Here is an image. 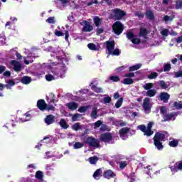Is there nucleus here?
<instances>
[{"label": "nucleus", "mask_w": 182, "mask_h": 182, "mask_svg": "<svg viewBox=\"0 0 182 182\" xmlns=\"http://www.w3.org/2000/svg\"><path fill=\"white\" fill-rule=\"evenodd\" d=\"M48 52H51V56H56V60H58L57 63L58 65H55L56 62L52 63L50 65L46 64H43L42 68L44 69L46 72L48 74L46 75V79L48 82H51V80H55V79H58V77H65V73H66V70L68 68H66V65H68V60L65 58V53L60 48H58L56 49L49 46L46 48Z\"/></svg>", "instance_id": "f257e3e1"}, {"label": "nucleus", "mask_w": 182, "mask_h": 182, "mask_svg": "<svg viewBox=\"0 0 182 182\" xmlns=\"http://www.w3.org/2000/svg\"><path fill=\"white\" fill-rule=\"evenodd\" d=\"M166 137H168V134H167L166 132H157L155 134L154 137V144L157 150H163L164 146H163L162 141H164Z\"/></svg>", "instance_id": "f03ea898"}, {"label": "nucleus", "mask_w": 182, "mask_h": 182, "mask_svg": "<svg viewBox=\"0 0 182 182\" xmlns=\"http://www.w3.org/2000/svg\"><path fill=\"white\" fill-rule=\"evenodd\" d=\"M146 36L147 30H146L145 28H141L139 36H135L132 31H129L127 33V39H129V41H131V42H132V43H134V45H139V43H140V36L146 38Z\"/></svg>", "instance_id": "7ed1b4c3"}, {"label": "nucleus", "mask_w": 182, "mask_h": 182, "mask_svg": "<svg viewBox=\"0 0 182 182\" xmlns=\"http://www.w3.org/2000/svg\"><path fill=\"white\" fill-rule=\"evenodd\" d=\"M81 140L86 144H89L90 147H99V140L92 136H86L85 134H82L81 136Z\"/></svg>", "instance_id": "20e7f679"}, {"label": "nucleus", "mask_w": 182, "mask_h": 182, "mask_svg": "<svg viewBox=\"0 0 182 182\" xmlns=\"http://www.w3.org/2000/svg\"><path fill=\"white\" fill-rule=\"evenodd\" d=\"M33 50H35V48H31V50L25 49L24 53H26V55H31L23 58L24 63L26 65H29V63H33L35 58H38V56H36L35 54H33Z\"/></svg>", "instance_id": "39448f33"}, {"label": "nucleus", "mask_w": 182, "mask_h": 182, "mask_svg": "<svg viewBox=\"0 0 182 182\" xmlns=\"http://www.w3.org/2000/svg\"><path fill=\"white\" fill-rule=\"evenodd\" d=\"M106 45L109 55H113L114 56H119L120 55L119 49L114 50V41H107Z\"/></svg>", "instance_id": "423d86ee"}, {"label": "nucleus", "mask_w": 182, "mask_h": 182, "mask_svg": "<svg viewBox=\"0 0 182 182\" xmlns=\"http://www.w3.org/2000/svg\"><path fill=\"white\" fill-rule=\"evenodd\" d=\"M151 127H153V122H149L147 127H146L144 124L138 126V129L141 130V132H143L144 136H151L154 133V132L151 130Z\"/></svg>", "instance_id": "0eeeda50"}, {"label": "nucleus", "mask_w": 182, "mask_h": 182, "mask_svg": "<svg viewBox=\"0 0 182 182\" xmlns=\"http://www.w3.org/2000/svg\"><path fill=\"white\" fill-rule=\"evenodd\" d=\"M136 134V131H130V129L128 127L122 128L119 130V136L122 140H126L129 136H133Z\"/></svg>", "instance_id": "6e6552de"}, {"label": "nucleus", "mask_w": 182, "mask_h": 182, "mask_svg": "<svg viewBox=\"0 0 182 182\" xmlns=\"http://www.w3.org/2000/svg\"><path fill=\"white\" fill-rule=\"evenodd\" d=\"M153 107V104L151 103V99L149 97H146L144 100L142 107L144 109V113L146 114H149L150 112H151V107Z\"/></svg>", "instance_id": "1a4fd4ad"}, {"label": "nucleus", "mask_w": 182, "mask_h": 182, "mask_svg": "<svg viewBox=\"0 0 182 182\" xmlns=\"http://www.w3.org/2000/svg\"><path fill=\"white\" fill-rule=\"evenodd\" d=\"M10 68L14 69V72H21L22 70V64L21 62L12 60L9 62Z\"/></svg>", "instance_id": "9d476101"}, {"label": "nucleus", "mask_w": 182, "mask_h": 182, "mask_svg": "<svg viewBox=\"0 0 182 182\" xmlns=\"http://www.w3.org/2000/svg\"><path fill=\"white\" fill-rule=\"evenodd\" d=\"M112 29L116 35H120L123 32V24L120 21H117L113 24Z\"/></svg>", "instance_id": "9b49d317"}, {"label": "nucleus", "mask_w": 182, "mask_h": 182, "mask_svg": "<svg viewBox=\"0 0 182 182\" xmlns=\"http://www.w3.org/2000/svg\"><path fill=\"white\" fill-rule=\"evenodd\" d=\"M100 140L105 143L113 144V140L112 139V134L110 133H105L101 134Z\"/></svg>", "instance_id": "f8f14e48"}, {"label": "nucleus", "mask_w": 182, "mask_h": 182, "mask_svg": "<svg viewBox=\"0 0 182 182\" xmlns=\"http://www.w3.org/2000/svg\"><path fill=\"white\" fill-rule=\"evenodd\" d=\"M113 15L115 19L120 20L126 15V13L121 9H115L113 10Z\"/></svg>", "instance_id": "ddd939ff"}, {"label": "nucleus", "mask_w": 182, "mask_h": 182, "mask_svg": "<svg viewBox=\"0 0 182 182\" xmlns=\"http://www.w3.org/2000/svg\"><path fill=\"white\" fill-rule=\"evenodd\" d=\"M70 0H55V4L57 5L58 8L60 9H63L68 6V4H69Z\"/></svg>", "instance_id": "4468645a"}, {"label": "nucleus", "mask_w": 182, "mask_h": 182, "mask_svg": "<svg viewBox=\"0 0 182 182\" xmlns=\"http://www.w3.org/2000/svg\"><path fill=\"white\" fill-rule=\"evenodd\" d=\"M177 116V113L173 112L171 114H166L164 117V120L162 122H167L168 120H176V117Z\"/></svg>", "instance_id": "2eb2a0df"}, {"label": "nucleus", "mask_w": 182, "mask_h": 182, "mask_svg": "<svg viewBox=\"0 0 182 182\" xmlns=\"http://www.w3.org/2000/svg\"><path fill=\"white\" fill-rule=\"evenodd\" d=\"M159 99L161 100V102L167 103L170 99V95H168L167 92H161L159 95Z\"/></svg>", "instance_id": "dca6fc26"}, {"label": "nucleus", "mask_w": 182, "mask_h": 182, "mask_svg": "<svg viewBox=\"0 0 182 182\" xmlns=\"http://www.w3.org/2000/svg\"><path fill=\"white\" fill-rule=\"evenodd\" d=\"M45 123L47 126L55 123V116L50 114L45 118Z\"/></svg>", "instance_id": "f3484780"}, {"label": "nucleus", "mask_w": 182, "mask_h": 182, "mask_svg": "<svg viewBox=\"0 0 182 182\" xmlns=\"http://www.w3.org/2000/svg\"><path fill=\"white\" fill-rule=\"evenodd\" d=\"M90 86L92 90H93V92H95L96 93H103V92H105L103 88L96 86L95 84H93V82H91L90 84Z\"/></svg>", "instance_id": "a211bd4d"}, {"label": "nucleus", "mask_w": 182, "mask_h": 182, "mask_svg": "<svg viewBox=\"0 0 182 182\" xmlns=\"http://www.w3.org/2000/svg\"><path fill=\"white\" fill-rule=\"evenodd\" d=\"M104 177L105 178L108 179L113 178L114 177H116V173L109 169L104 172Z\"/></svg>", "instance_id": "6ab92c4d"}, {"label": "nucleus", "mask_w": 182, "mask_h": 182, "mask_svg": "<svg viewBox=\"0 0 182 182\" xmlns=\"http://www.w3.org/2000/svg\"><path fill=\"white\" fill-rule=\"evenodd\" d=\"M37 107L40 110H46V102L43 100H39L37 102Z\"/></svg>", "instance_id": "aec40b11"}, {"label": "nucleus", "mask_w": 182, "mask_h": 182, "mask_svg": "<svg viewBox=\"0 0 182 182\" xmlns=\"http://www.w3.org/2000/svg\"><path fill=\"white\" fill-rule=\"evenodd\" d=\"M65 106H67V107H68L70 110H76V109L79 107V105H77V103H76L75 102H70L69 103H67Z\"/></svg>", "instance_id": "412c9836"}, {"label": "nucleus", "mask_w": 182, "mask_h": 182, "mask_svg": "<svg viewBox=\"0 0 182 182\" xmlns=\"http://www.w3.org/2000/svg\"><path fill=\"white\" fill-rule=\"evenodd\" d=\"M46 170L48 176H52V173H53L55 170V166L53 164H47L46 166Z\"/></svg>", "instance_id": "4be33fe9"}, {"label": "nucleus", "mask_w": 182, "mask_h": 182, "mask_svg": "<svg viewBox=\"0 0 182 182\" xmlns=\"http://www.w3.org/2000/svg\"><path fill=\"white\" fill-rule=\"evenodd\" d=\"M83 23H85V26L82 28L83 32H91V31H93V26L87 23V21H83Z\"/></svg>", "instance_id": "5701e85b"}, {"label": "nucleus", "mask_w": 182, "mask_h": 182, "mask_svg": "<svg viewBox=\"0 0 182 182\" xmlns=\"http://www.w3.org/2000/svg\"><path fill=\"white\" fill-rule=\"evenodd\" d=\"M58 30H55L54 31V34L55 35V36H63V35H65V31H63V29H65V28L63 27H58Z\"/></svg>", "instance_id": "b1692460"}, {"label": "nucleus", "mask_w": 182, "mask_h": 182, "mask_svg": "<svg viewBox=\"0 0 182 182\" xmlns=\"http://www.w3.org/2000/svg\"><path fill=\"white\" fill-rule=\"evenodd\" d=\"M31 117L32 116L31 115V114H29V112H27L20 119V120L23 122H29Z\"/></svg>", "instance_id": "393cba45"}, {"label": "nucleus", "mask_w": 182, "mask_h": 182, "mask_svg": "<svg viewBox=\"0 0 182 182\" xmlns=\"http://www.w3.org/2000/svg\"><path fill=\"white\" fill-rule=\"evenodd\" d=\"M31 82H32V78L28 76H24L21 79V83H23V85H29Z\"/></svg>", "instance_id": "a878e982"}, {"label": "nucleus", "mask_w": 182, "mask_h": 182, "mask_svg": "<svg viewBox=\"0 0 182 182\" xmlns=\"http://www.w3.org/2000/svg\"><path fill=\"white\" fill-rule=\"evenodd\" d=\"M157 91L156 90H149L146 91L145 95L148 96L149 97H153L156 96Z\"/></svg>", "instance_id": "bb28decb"}, {"label": "nucleus", "mask_w": 182, "mask_h": 182, "mask_svg": "<svg viewBox=\"0 0 182 182\" xmlns=\"http://www.w3.org/2000/svg\"><path fill=\"white\" fill-rule=\"evenodd\" d=\"M93 21H94V23H95V26H97V28H99V26H100V25H102V18H99L98 16L94 17Z\"/></svg>", "instance_id": "cd10ccee"}, {"label": "nucleus", "mask_w": 182, "mask_h": 182, "mask_svg": "<svg viewBox=\"0 0 182 182\" xmlns=\"http://www.w3.org/2000/svg\"><path fill=\"white\" fill-rule=\"evenodd\" d=\"M102 177V169H97L93 174V178L95 180H99Z\"/></svg>", "instance_id": "c85d7f7f"}, {"label": "nucleus", "mask_w": 182, "mask_h": 182, "mask_svg": "<svg viewBox=\"0 0 182 182\" xmlns=\"http://www.w3.org/2000/svg\"><path fill=\"white\" fill-rule=\"evenodd\" d=\"M104 97H105L102 99V102L104 103V105H109V103L112 102V97L107 95H105Z\"/></svg>", "instance_id": "c756f323"}, {"label": "nucleus", "mask_w": 182, "mask_h": 182, "mask_svg": "<svg viewBox=\"0 0 182 182\" xmlns=\"http://www.w3.org/2000/svg\"><path fill=\"white\" fill-rule=\"evenodd\" d=\"M87 48L90 49V50H99V49H100V48L95 43H89Z\"/></svg>", "instance_id": "7c9ffc66"}, {"label": "nucleus", "mask_w": 182, "mask_h": 182, "mask_svg": "<svg viewBox=\"0 0 182 182\" xmlns=\"http://www.w3.org/2000/svg\"><path fill=\"white\" fill-rule=\"evenodd\" d=\"M7 85H5V87L6 89H11L12 86H15V81L12 80H9L6 81Z\"/></svg>", "instance_id": "2f4dec72"}, {"label": "nucleus", "mask_w": 182, "mask_h": 182, "mask_svg": "<svg viewBox=\"0 0 182 182\" xmlns=\"http://www.w3.org/2000/svg\"><path fill=\"white\" fill-rule=\"evenodd\" d=\"M60 126H61V127L63 129H68V127H69V125L68 124V122H66V121L64 119H60V122H59Z\"/></svg>", "instance_id": "473e14b6"}, {"label": "nucleus", "mask_w": 182, "mask_h": 182, "mask_svg": "<svg viewBox=\"0 0 182 182\" xmlns=\"http://www.w3.org/2000/svg\"><path fill=\"white\" fill-rule=\"evenodd\" d=\"M46 22L47 23L55 24L56 23V18H55V16H50L46 20Z\"/></svg>", "instance_id": "72a5a7b5"}, {"label": "nucleus", "mask_w": 182, "mask_h": 182, "mask_svg": "<svg viewBox=\"0 0 182 182\" xmlns=\"http://www.w3.org/2000/svg\"><path fill=\"white\" fill-rule=\"evenodd\" d=\"M141 68V64H136L135 65H132L129 68V72H134V70H138Z\"/></svg>", "instance_id": "f704fd0d"}, {"label": "nucleus", "mask_w": 182, "mask_h": 182, "mask_svg": "<svg viewBox=\"0 0 182 182\" xmlns=\"http://www.w3.org/2000/svg\"><path fill=\"white\" fill-rule=\"evenodd\" d=\"M47 101L48 103H55V95L50 93L49 97H47Z\"/></svg>", "instance_id": "c9c22d12"}, {"label": "nucleus", "mask_w": 182, "mask_h": 182, "mask_svg": "<svg viewBox=\"0 0 182 182\" xmlns=\"http://www.w3.org/2000/svg\"><path fill=\"white\" fill-rule=\"evenodd\" d=\"M146 16L148 19H150V20L154 19V14H153V11H147L146 12Z\"/></svg>", "instance_id": "e433bc0d"}, {"label": "nucleus", "mask_w": 182, "mask_h": 182, "mask_svg": "<svg viewBox=\"0 0 182 182\" xmlns=\"http://www.w3.org/2000/svg\"><path fill=\"white\" fill-rule=\"evenodd\" d=\"M10 53L11 55H16L17 59H22V55L16 51V50H11Z\"/></svg>", "instance_id": "4c0bfd02"}, {"label": "nucleus", "mask_w": 182, "mask_h": 182, "mask_svg": "<svg viewBox=\"0 0 182 182\" xmlns=\"http://www.w3.org/2000/svg\"><path fill=\"white\" fill-rule=\"evenodd\" d=\"M91 117L92 119L97 118V108L96 107L92 108V111L91 112Z\"/></svg>", "instance_id": "58836bf2"}, {"label": "nucleus", "mask_w": 182, "mask_h": 182, "mask_svg": "<svg viewBox=\"0 0 182 182\" xmlns=\"http://www.w3.org/2000/svg\"><path fill=\"white\" fill-rule=\"evenodd\" d=\"M83 146H85V144L82 142H75L73 145V149H75V150L77 149H82Z\"/></svg>", "instance_id": "ea45409f"}, {"label": "nucleus", "mask_w": 182, "mask_h": 182, "mask_svg": "<svg viewBox=\"0 0 182 182\" xmlns=\"http://www.w3.org/2000/svg\"><path fill=\"white\" fill-rule=\"evenodd\" d=\"M89 160L90 164H96V163H97V161H99V158H97V156H92L90 157Z\"/></svg>", "instance_id": "a19ab883"}, {"label": "nucleus", "mask_w": 182, "mask_h": 182, "mask_svg": "<svg viewBox=\"0 0 182 182\" xmlns=\"http://www.w3.org/2000/svg\"><path fill=\"white\" fill-rule=\"evenodd\" d=\"M122 105H123V98H119L115 103V107L119 109V107H122Z\"/></svg>", "instance_id": "79ce46f5"}, {"label": "nucleus", "mask_w": 182, "mask_h": 182, "mask_svg": "<svg viewBox=\"0 0 182 182\" xmlns=\"http://www.w3.org/2000/svg\"><path fill=\"white\" fill-rule=\"evenodd\" d=\"M133 79L132 78H124L123 80L124 85H133Z\"/></svg>", "instance_id": "37998d69"}, {"label": "nucleus", "mask_w": 182, "mask_h": 182, "mask_svg": "<svg viewBox=\"0 0 182 182\" xmlns=\"http://www.w3.org/2000/svg\"><path fill=\"white\" fill-rule=\"evenodd\" d=\"M171 70V65L170 63H166L164 65V72H170Z\"/></svg>", "instance_id": "c03bdc74"}, {"label": "nucleus", "mask_w": 182, "mask_h": 182, "mask_svg": "<svg viewBox=\"0 0 182 182\" xmlns=\"http://www.w3.org/2000/svg\"><path fill=\"white\" fill-rule=\"evenodd\" d=\"M72 129L73 130L77 132V130H80V129H82V127L80 126V124L75 123L73 125Z\"/></svg>", "instance_id": "a18cd8bd"}, {"label": "nucleus", "mask_w": 182, "mask_h": 182, "mask_svg": "<svg viewBox=\"0 0 182 182\" xmlns=\"http://www.w3.org/2000/svg\"><path fill=\"white\" fill-rule=\"evenodd\" d=\"M169 146L171 147H177L178 146V140H172L169 141Z\"/></svg>", "instance_id": "49530a36"}, {"label": "nucleus", "mask_w": 182, "mask_h": 182, "mask_svg": "<svg viewBox=\"0 0 182 182\" xmlns=\"http://www.w3.org/2000/svg\"><path fill=\"white\" fill-rule=\"evenodd\" d=\"M80 117H82V114H75L72 117V120H73V122H77V120H79V119H80Z\"/></svg>", "instance_id": "de8ad7c7"}, {"label": "nucleus", "mask_w": 182, "mask_h": 182, "mask_svg": "<svg viewBox=\"0 0 182 182\" xmlns=\"http://www.w3.org/2000/svg\"><path fill=\"white\" fill-rule=\"evenodd\" d=\"M174 19V17L173 16H165L164 17V21L167 23V22H171Z\"/></svg>", "instance_id": "09e8293b"}, {"label": "nucleus", "mask_w": 182, "mask_h": 182, "mask_svg": "<svg viewBox=\"0 0 182 182\" xmlns=\"http://www.w3.org/2000/svg\"><path fill=\"white\" fill-rule=\"evenodd\" d=\"M159 86H161V87L162 89H167V87H168V85L164 81H159Z\"/></svg>", "instance_id": "8fccbe9b"}, {"label": "nucleus", "mask_w": 182, "mask_h": 182, "mask_svg": "<svg viewBox=\"0 0 182 182\" xmlns=\"http://www.w3.org/2000/svg\"><path fill=\"white\" fill-rule=\"evenodd\" d=\"M173 107L176 109H182V102H175L173 103Z\"/></svg>", "instance_id": "3c124183"}, {"label": "nucleus", "mask_w": 182, "mask_h": 182, "mask_svg": "<svg viewBox=\"0 0 182 182\" xmlns=\"http://www.w3.org/2000/svg\"><path fill=\"white\" fill-rule=\"evenodd\" d=\"M144 89H145V90H151V89L153 87V83H147L145 84L143 86Z\"/></svg>", "instance_id": "603ef678"}, {"label": "nucleus", "mask_w": 182, "mask_h": 182, "mask_svg": "<svg viewBox=\"0 0 182 182\" xmlns=\"http://www.w3.org/2000/svg\"><path fill=\"white\" fill-rule=\"evenodd\" d=\"M152 171L153 170L151 169V166H148L146 168H145V173L148 174V176H151Z\"/></svg>", "instance_id": "864d4df0"}, {"label": "nucleus", "mask_w": 182, "mask_h": 182, "mask_svg": "<svg viewBox=\"0 0 182 182\" xmlns=\"http://www.w3.org/2000/svg\"><path fill=\"white\" fill-rule=\"evenodd\" d=\"M160 112L163 114V117L167 114V108L164 106L160 107Z\"/></svg>", "instance_id": "5fc2aeb1"}, {"label": "nucleus", "mask_w": 182, "mask_h": 182, "mask_svg": "<svg viewBox=\"0 0 182 182\" xmlns=\"http://www.w3.org/2000/svg\"><path fill=\"white\" fill-rule=\"evenodd\" d=\"M87 109H89L87 106L80 107L78 109V112H80V113H85V112H87Z\"/></svg>", "instance_id": "6e6d98bb"}, {"label": "nucleus", "mask_w": 182, "mask_h": 182, "mask_svg": "<svg viewBox=\"0 0 182 182\" xmlns=\"http://www.w3.org/2000/svg\"><path fill=\"white\" fill-rule=\"evenodd\" d=\"M46 139H48V137H45L43 140H41V141L36 146V149H38V150H41V147H42V143H43V141H45V140H46Z\"/></svg>", "instance_id": "4d7b16f0"}, {"label": "nucleus", "mask_w": 182, "mask_h": 182, "mask_svg": "<svg viewBox=\"0 0 182 182\" xmlns=\"http://www.w3.org/2000/svg\"><path fill=\"white\" fill-rule=\"evenodd\" d=\"M170 168H171V171L172 173H177L178 171V170H180V169H178V166H176V164H174L173 166H171Z\"/></svg>", "instance_id": "13d9d810"}, {"label": "nucleus", "mask_w": 182, "mask_h": 182, "mask_svg": "<svg viewBox=\"0 0 182 182\" xmlns=\"http://www.w3.org/2000/svg\"><path fill=\"white\" fill-rule=\"evenodd\" d=\"M50 157H53V154L50 151L46 152L44 159H49Z\"/></svg>", "instance_id": "bf43d9fd"}, {"label": "nucleus", "mask_w": 182, "mask_h": 182, "mask_svg": "<svg viewBox=\"0 0 182 182\" xmlns=\"http://www.w3.org/2000/svg\"><path fill=\"white\" fill-rule=\"evenodd\" d=\"M110 80H112V82H119L120 80V77L119 76H111L109 77Z\"/></svg>", "instance_id": "052dcab7"}, {"label": "nucleus", "mask_w": 182, "mask_h": 182, "mask_svg": "<svg viewBox=\"0 0 182 182\" xmlns=\"http://www.w3.org/2000/svg\"><path fill=\"white\" fill-rule=\"evenodd\" d=\"M174 77H182V70L174 73Z\"/></svg>", "instance_id": "680f3d73"}, {"label": "nucleus", "mask_w": 182, "mask_h": 182, "mask_svg": "<svg viewBox=\"0 0 182 182\" xmlns=\"http://www.w3.org/2000/svg\"><path fill=\"white\" fill-rule=\"evenodd\" d=\"M157 77V73H152L148 75V79H156Z\"/></svg>", "instance_id": "e2e57ef3"}, {"label": "nucleus", "mask_w": 182, "mask_h": 182, "mask_svg": "<svg viewBox=\"0 0 182 182\" xmlns=\"http://www.w3.org/2000/svg\"><path fill=\"white\" fill-rule=\"evenodd\" d=\"M124 77L132 79V77H134V73H127L124 75Z\"/></svg>", "instance_id": "0e129e2a"}, {"label": "nucleus", "mask_w": 182, "mask_h": 182, "mask_svg": "<svg viewBox=\"0 0 182 182\" xmlns=\"http://www.w3.org/2000/svg\"><path fill=\"white\" fill-rule=\"evenodd\" d=\"M181 8H182V1H176V9H181Z\"/></svg>", "instance_id": "69168bd1"}, {"label": "nucleus", "mask_w": 182, "mask_h": 182, "mask_svg": "<svg viewBox=\"0 0 182 182\" xmlns=\"http://www.w3.org/2000/svg\"><path fill=\"white\" fill-rule=\"evenodd\" d=\"M126 166H127V161H121L119 163V167L122 169L124 168V167H126Z\"/></svg>", "instance_id": "338daca9"}, {"label": "nucleus", "mask_w": 182, "mask_h": 182, "mask_svg": "<svg viewBox=\"0 0 182 182\" xmlns=\"http://www.w3.org/2000/svg\"><path fill=\"white\" fill-rule=\"evenodd\" d=\"M176 167H178V169L182 170V161H178L176 164Z\"/></svg>", "instance_id": "774afa93"}]
</instances>
